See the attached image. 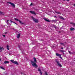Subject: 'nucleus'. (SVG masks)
Segmentation results:
<instances>
[{"label": "nucleus", "mask_w": 75, "mask_h": 75, "mask_svg": "<svg viewBox=\"0 0 75 75\" xmlns=\"http://www.w3.org/2000/svg\"><path fill=\"white\" fill-rule=\"evenodd\" d=\"M54 28H55V29H56L57 28V27L56 26H54Z\"/></svg>", "instance_id": "25"}, {"label": "nucleus", "mask_w": 75, "mask_h": 75, "mask_svg": "<svg viewBox=\"0 0 75 75\" xmlns=\"http://www.w3.org/2000/svg\"><path fill=\"white\" fill-rule=\"evenodd\" d=\"M8 20H7L6 21V23H7L8 25H11V24H10V23H8Z\"/></svg>", "instance_id": "11"}, {"label": "nucleus", "mask_w": 75, "mask_h": 75, "mask_svg": "<svg viewBox=\"0 0 75 75\" xmlns=\"http://www.w3.org/2000/svg\"><path fill=\"white\" fill-rule=\"evenodd\" d=\"M60 52H65V51L64 50H60Z\"/></svg>", "instance_id": "24"}, {"label": "nucleus", "mask_w": 75, "mask_h": 75, "mask_svg": "<svg viewBox=\"0 0 75 75\" xmlns=\"http://www.w3.org/2000/svg\"><path fill=\"white\" fill-rule=\"evenodd\" d=\"M15 23V24L16 25L17 24V23Z\"/></svg>", "instance_id": "36"}, {"label": "nucleus", "mask_w": 75, "mask_h": 75, "mask_svg": "<svg viewBox=\"0 0 75 75\" xmlns=\"http://www.w3.org/2000/svg\"><path fill=\"white\" fill-rule=\"evenodd\" d=\"M7 32H5V33H4V34H7Z\"/></svg>", "instance_id": "26"}, {"label": "nucleus", "mask_w": 75, "mask_h": 75, "mask_svg": "<svg viewBox=\"0 0 75 75\" xmlns=\"http://www.w3.org/2000/svg\"><path fill=\"white\" fill-rule=\"evenodd\" d=\"M38 71L39 72H40L41 75H42V72L41 71V69H40V68L39 67L38 69Z\"/></svg>", "instance_id": "7"}, {"label": "nucleus", "mask_w": 75, "mask_h": 75, "mask_svg": "<svg viewBox=\"0 0 75 75\" xmlns=\"http://www.w3.org/2000/svg\"><path fill=\"white\" fill-rule=\"evenodd\" d=\"M32 5L33 4H32V3H31L30 6H32Z\"/></svg>", "instance_id": "27"}, {"label": "nucleus", "mask_w": 75, "mask_h": 75, "mask_svg": "<svg viewBox=\"0 0 75 75\" xmlns=\"http://www.w3.org/2000/svg\"><path fill=\"white\" fill-rule=\"evenodd\" d=\"M0 61H1V59L0 58Z\"/></svg>", "instance_id": "40"}, {"label": "nucleus", "mask_w": 75, "mask_h": 75, "mask_svg": "<svg viewBox=\"0 0 75 75\" xmlns=\"http://www.w3.org/2000/svg\"><path fill=\"white\" fill-rule=\"evenodd\" d=\"M8 47H9V46H8V45H7V50H9V48H8Z\"/></svg>", "instance_id": "21"}, {"label": "nucleus", "mask_w": 75, "mask_h": 75, "mask_svg": "<svg viewBox=\"0 0 75 75\" xmlns=\"http://www.w3.org/2000/svg\"><path fill=\"white\" fill-rule=\"evenodd\" d=\"M32 18L35 23H38V20L37 18H35L33 16H32Z\"/></svg>", "instance_id": "2"}, {"label": "nucleus", "mask_w": 75, "mask_h": 75, "mask_svg": "<svg viewBox=\"0 0 75 75\" xmlns=\"http://www.w3.org/2000/svg\"><path fill=\"white\" fill-rule=\"evenodd\" d=\"M60 58H61V59H62V57H60Z\"/></svg>", "instance_id": "37"}, {"label": "nucleus", "mask_w": 75, "mask_h": 75, "mask_svg": "<svg viewBox=\"0 0 75 75\" xmlns=\"http://www.w3.org/2000/svg\"><path fill=\"white\" fill-rule=\"evenodd\" d=\"M56 13L59 14H61V13L60 12H57Z\"/></svg>", "instance_id": "18"}, {"label": "nucleus", "mask_w": 75, "mask_h": 75, "mask_svg": "<svg viewBox=\"0 0 75 75\" xmlns=\"http://www.w3.org/2000/svg\"><path fill=\"white\" fill-rule=\"evenodd\" d=\"M3 37H5V35H3Z\"/></svg>", "instance_id": "32"}, {"label": "nucleus", "mask_w": 75, "mask_h": 75, "mask_svg": "<svg viewBox=\"0 0 75 75\" xmlns=\"http://www.w3.org/2000/svg\"><path fill=\"white\" fill-rule=\"evenodd\" d=\"M61 49H62V50H63L64 49V48L63 47H61Z\"/></svg>", "instance_id": "30"}, {"label": "nucleus", "mask_w": 75, "mask_h": 75, "mask_svg": "<svg viewBox=\"0 0 75 75\" xmlns=\"http://www.w3.org/2000/svg\"><path fill=\"white\" fill-rule=\"evenodd\" d=\"M67 1H69V0H67Z\"/></svg>", "instance_id": "41"}, {"label": "nucleus", "mask_w": 75, "mask_h": 75, "mask_svg": "<svg viewBox=\"0 0 75 75\" xmlns=\"http://www.w3.org/2000/svg\"><path fill=\"white\" fill-rule=\"evenodd\" d=\"M20 34H18L17 36V38L18 39V38H20Z\"/></svg>", "instance_id": "12"}, {"label": "nucleus", "mask_w": 75, "mask_h": 75, "mask_svg": "<svg viewBox=\"0 0 75 75\" xmlns=\"http://www.w3.org/2000/svg\"><path fill=\"white\" fill-rule=\"evenodd\" d=\"M69 54H71V52L69 51Z\"/></svg>", "instance_id": "31"}, {"label": "nucleus", "mask_w": 75, "mask_h": 75, "mask_svg": "<svg viewBox=\"0 0 75 75\" xmlns=\"http://www.w3.org/2000/svg\"><path fill=\"white\" fill-rule=\"evenodd\" d=\"M74 6L75 7V4H74Z\"/></svg>", "instance_id": "39"}, {"label": "nucleus", "mask_w": 75, "mask_h": 75, "mask_svg": "<svg viewBox=\"0 0 75 75\" xmlns=\"http://www.w3.org/2000/svg\"><path fill=\"white\" fill-rule=\"evenodd\" d=\"M52 21H53L54 22V23H56V22H57V20H53Z\"/></svg>", "instance_id": "19"}, {"label": "nucleus", "mask_w": 75, "mask_h": 75, "mask_svg": "<svg viewBox=\"0 0 75 75\" xmlns=\"http://www.w3.org/2000/svg\"><path fill=\"white\" fill-rule=\"evenodd\" d=\"M64 0V1H65L66 0Z\"/></svg>", "instance_id": "42"}, {"label": "nucleus", "mask_w": 75, "mask_h": 75, "mask_svg": "<svg viewBox=\"0 0 75 75\" xmlns=\"http://www.w3.org/2000/svg\"><path fill=\"white\" fill-rule=\"evenodd\" d=\"M21 52L22 53H24V51L23 50V51H22V50H21Z\"/></svg>", "instance_id": "29"}, {"label": "nucleus", "mask_w": 75, "mask_h": 75, "mask_svg": "<svg viewBox=\"0 0 75 75\" xmlns=\"http://www.w3.org/2000/svg\"><path fill=\"white\" fill-rule=\"evenodd\" d=\"M4 49L3 47H1L0 46V52H1L2 51L1 50H4Z\"/></svg>", "instance_id": "9"}, {"label": "nucleus", "mask_w": 75, "mask_h": 75, "mask_svg": "<svg viewBox=\"0 0 75 75\" xmlns=\"http://www.w3.org/2000/svg\"><path fill=\"white\" fill-rule=\"evenodd\" d=\"M74 30V28H71L70 29V31H73Z\"/></svg>", "instance_id": "15"}, {"label": "nucleus", "mask_w": 75, "mask_h": 75, "mask_svg": "<svg viewBox=\"0 0 75 75\" xmlns=\"http://www.w3.org/2000/svg\"><path fill=\"white\" fill-rule=\"evenodd\" d=\"M54 17H57V16H54Z\"/></svg>", "instance_id": "38"}, {"label": "nucleus", "mask_w": 75, "mask_h": 75, "mask_svg": "<svg viewBox=\"0 0 75 75\" xmlns=\"http://www.w3.org/2000/svg\"><path fill=\"white\" fill-rule=\"evenodd\" d=\"M33 59L34 60V61L35 62H37V60L36 59L35 57L33 58Z\"/></svg>", "instance_id": "14"}, {"label": "nucleus", "mask_w": 75, "mask_h": 75, "mask_svg": "<svg viewBox=\"0 0 75 75\" xmlns=\"http://www.w3.org/2000/svg\"><path fill=\"white\" fill-rule=\"evenodd\" d=\"M0 68H1V69H4V68H3V67H0Z\"/></svg>", "instance_id": "23"}, {"label": "nucleus", "mask_w": 75, "mask_h": 75, "mask_svg": "<svg viewBox=\"0 0 75 75\" xmlns=\"http://www.w3.org/2000/svg\"><path fill=\"white\" fill-rule=\"evenodd\" d=\"M32 65V66H33L34 67H35V68H37L38 67V65L36 64V63H35L33 61L31 62Z\"/></svg>", "instance_id": "1"}, {"label": "nucleus", "mask_w": 75, "mask_h": 75, "mask_svg": "<svg viewBox=\"0 0 75 75\" xmlns=\"http://www.w3.org/2000/svg\"><path fill=\"white\" fill-rule=\"evenodd\" d=\"M4 63L5 64H8V63H9V62L8 61H5L4 62Z\"/></svg>", "instance_id": "13"}, {"label": "nucleus", "mask_w": 75, "mask_h": 75, "mask_svg": "<svg viewBox=\"0 0 75 75\" xmlns=\"http://www.w3.org/2000/svg\"><path fill=\"white\" fill-rule=\"evenodd\" d=\"M63 55H65V53H64V52H63Z\"/></svg>", "instance_id": "33"}, {"label": "nucleus", "mask_w": 75, "mask_h": 75, "mask_svg": "<svg viewBox=\"0 0 75 75\" xmlns=\"http://www.w3.org/2000/svg\"><path fill=\"white\" fill-rule=\"evenodd\" d=\"M60 44H61V45H62L64 46V43H60Z\"/></svg>", "instance_id": "22"}, {"label": "nucleus", "mask_w": 75, "mask_h": 75, "mask_svg": "<svg viewBox=\"0 0 75 75\" xmlns=\"http://www.w3.org/2000/svg\"><path fill=\"white\" fill-rule=\"evenodd\" d=\"M11 62H12V63H13L14 64H16V65H18V63L17 61H15L13 60H10Z\"/></svg>", "instance_id": "3"}, {"label": "nucleus", "mask_w": 75, "mask_h": 75, "mask_svg": "<svg viewBox=\"0 0 75 75\" xmlns=\"http://www.w3.org/2000/svg\"><path fill=\"white\" fill-rule=\"evenodd\" d=\"M30 13L31 14H34V15H36V13H35V11H29Z\"/></svg>", "instance_id": "5"}, {"label": "nucleus", "mask_w": 75, "mask_h": 75, "mask_svg": "<svg viewBox=\"0 0 75 75\" xmlns=\"http://www.w3.org/2000/svg\"><path fill=\"white\" fill-rule=\"evenodd\" d=\"M10 21L11 22V23H13V21H11V20Z\"/></svg>", "instance_id": "28"}, {"label": "nucleus", "mask_w": 75, "mask_h": 75, "mask_svg": "<svg viewBox=\"0 0 75 75\" xmlns=\"http://www.w3.org/2000/svg\"><path fill=\"white\" fill-rule=\"evenodd\" d=\"M8 3H9V4H11V5L13 7H15V5L13 3H11L10 2H9Z\"/></svg>", "instance_id": "6"}, {"label": "nucleus", "mask_w": 75, "mask_h": 75, "mask_svg": "<svg viewBox=\"0 0 75 75\" xmlns=\"http://www.w3.org/2000/svg\"><path fill=\"white\" fill-rule=\"evenodd\" d=\"M44 20H45V21H47V22H49L50 23V21H49V20H48L46 18H43Z\"/></svg>", "instance_id": "8"}, {"label": "nucleus", "mask_w": 75, "mask_h": 75, "mask_svg": "<svg viewBox=\"0 0 75 75\" xmlns=\"http://www.w3.org/2000/svg\"><path fill=\"white\" fill-rule=\"evenodd\" d=\"M56 56H57L58 57H61V54H58V53H56Z\"/></svg>", "instance_id": "10"}, {"label": "nucleus", "mask_w": 75, "mask_h": 75, "mask_svg": "<svg viewBox=\"0 0 75 75\" xmlns=\"http://www.w3.org/2000/svg\"><path fill=\"white\" fill-rule=\"evenodd\" d=\"M0 14H2V12H1L0 11Z\"/></svg>", "instance_id": "34"}, {"label": "nucleus", "mask_w": 75, "mask_h": 75, "mask_svg": "<svg viewBox=\"0 0 75 75\" xmlns=\"http://www.w3.org/2000/svg\"><path fill=\"white\" fill-rule=\"evenodd\" d=\"M18 47L20 48V46H18Z\"/></svg>", "instance_id": "35"}, {"label": "nucleus", "mask_w": 75, "mask_h": 75, "mask_svg": "<svg viewBox=\"0 0 75 75\" xmlns=\"http://www.w3.org/2000/svg\"><path fill=\"white\" fill-rule=\"evenodd\" d=\"M14 20H16V21H20V20H18V19L16 18H14Z\"/></svg>", "instance_id": "17"}, {"label": "nucleus", "mask_w": 75, "mask_h": 75, "mask_svg": "<svg viewBox=\"0 0 75 75\" xmlns=\"http://www.w3.org/2000/svg\"><path fill=\"white\" fill-rule=\"evenodd\" d=\"M55 61H56V62H57V65H58V66H59V67H62V66L61 65V64L59 63V61H58L57 60H56Z\"/></svg>", "instance_id": "4"}, {"label": "nucleus", "mask_w": 75, "mask_h": 75, "mask_svg": "<svg viewBox=\"0 0 75 75\" xmlns=\"http://www.w3.org/2000/svg\"><path fill=\"white\" fill-rule=\"evenodd\" d=\"M19 21L20 22V24H23V23L21 22V21Z\"/></svg>", "instance_id": "20"}, {"label": "nucleus", "mask_w": 75, "mask_h": 75, "mask_svg": "<svg viewBox=\"0 0 75 75\" xmlns=\"http://www.w3.org/2000/svg\"><path fill=\"white\" fill-rule=\"evenodd\" d=\"M23 54H24V53H23Z\"/></svg>", "instance_id": "43"}, {"label": "nucleus", "mask_w": 75, "mask_h": 75, "mask_svg": "<svg viewBox=\"0 0 75 75\" xmlns=\"http://www.w3.org/2000/svg\"><path fill=\"white\" fill-rule=\"evenodd\" d=\"M59 18H61V19H62V20H64V18H63V17L60 16L59 17Z\"/></svg>", "instance_id": "16"}]
</instances>
